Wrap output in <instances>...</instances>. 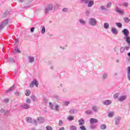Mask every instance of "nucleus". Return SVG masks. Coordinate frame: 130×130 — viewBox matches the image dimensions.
I'll use <instances>...</instances> for the list:
<instances>
[{"instance_id": "nucleus-30", "label": "nucleus", "mask_w": 130, "mask_h": 130, "mask_svg": "<svg viewBox=\"0 0 130 130\" xmlns=\"http://www.w3.org/2000/svg\"><path fill=\"white\" fill-rule=\"evenodd\" d=\"M107 127V126L105 124H102L100 125V128H101V129H103V130L105 129Z\"/></svg>"}, {"instance_id": "nucleus-15", "label": "nucleus", "mask_w": 130, "mask_h": 130, "mask_svg": "<svg viewBox=\"0 0 130 130\" xmlns=\"http://www.w3.org/2000/svg\"><path fill=\"white\" fill-rule=\"evenodd\" d=\"M111 32L113 33V34L117 35V34L118 33V30H117V29L115 28V27H112L111 28Z\"/></svg>"}, {"instance_id": "nucleus-51", "label": "nucleus", "mask_w": 130, "mask_h": 130, "mask_svg": "<svg viewBox=\"0 0 130 130\" xmlns=\"http://www.w3.org/2000/svg\"><path fill=\"white\" fill-rule=\"evenodd\" d=\"M26 103H28V104H30L31 103V100L30 99H27L26 101Z\"/></svg>"}, {"instance_id": "nucleus-42", "label": "nucleus", "mask_w": 130, "mask_h": 130, "mask_svg": "<svg viewBox=\"0 0 130 130\" xmlns=\"http://www.w3.org/2000/svg\"><path fill=\"white\" fill-rule=\"evenodd\" d=\"M8 15H9V12H5L3 15V18H6V17H8Z\"/></svg>"}, {"instance_id": "nucleus-40", "label": "nucleus", "mask_w": 130, "mask_h": 130, "mask_svg": "<svg viewBox=\"0 0 130 130\" xmlns=\"http://www.w3.org/2000/svg\"><path fill=\"white\" fill-rule=\"evenodd\" d=\"M112 6V3L111 2L108 3L106 7L108 8V9H109Z\"/></svg>"}, {"instance_id": "nucleus-29", "label": "nucleus", "mask_w": 130, "mask_h": 130, "mask_svg": "<svg viewBox=\"0 0 130 130\" xmlns=\"http://www.w3.org/2000/svg\"><path fill=\"white\" fill-rule=\"evenodd\" d=\"M104 28L105 29H108L109 28V23L106 22L104 24Z\"/></svg>"}, {"instance_id": "nucleus-46", "label": "nucleus", "mask_w": 130, "mask_h": 130, "mask_svg": "<svg viewBox=\"0 0 130 130\" xmlns=\"http://www.w3.org/2000/svg\"><path fill=\"white\" fill-rule=\"evenodd\" d=\"M83 4H88V0H80Z\"/></svg>"}, {"instance_id": "nucleus-44", "label": "nucleus", "mask_w": 130, "mask_h": 130, "mask_svg": "<svg viewBox=\"0 0 130 130\" xmlns=\"http://www.w3.org/2000/svg\"><path fill=\"white\" fill-rule=\"evenodd\" d=\"M8 61L9 62H15V60L12 58H9L8 59Z\"/></svg>"}, {"instance_id": "nucleus-22", "label": "nucleus", "mask_w": 130, "mask_h": 130, "mask_svg": "<svg viewBox=\"0 0 130 130\" xmlns=\"http://www.w3.org/2000/svg\"><path fill=\"white\" fill-rule=\"evenodd\" d=\"M92 110H93V111L94 112H97V111H98V107L96 106H93L92 107Z\"/></svg>"}, {"instance_id": "nucleus-8", "label": "nucleus", "mask_w": 130, "mask_h": 130, "mask_svg": "<svg viewBox=\"0 0 130 130\" xmlns=\"http://www.w3.org/2000/svg\"><path fill=\"white\" fill-rule=\"evenodd\" d=\"M122 33L124 35L125 37H127L128 36V34H129V31L127 29L124 28L122 30Z\"/></svg>"}, {"instance_id": "nucleus-45", "label": "nucleus", "mask_w": 130, "mask_h": 130, "mask_svg": "<svg viewBox=\"0 0 130 130\" xmlns=\"http://www.w3.org/2000/svg\"><path fill=\"white\" fill-rule=\"evenodd\" d=\"M100 9H101L102 10V11H106V10H107V9H106V8L104 6H101L100 7Z\"/></svg>"}, {"instance_id": "nucleus-37", "label": "nucleus", "mask_w": 130, "mask_h": 130, "mask_svg": "<svg viewBox=\"0 0 130 130\" xmlns=\"http://www.w3.org/2000/svg\"><path fill=\"white\" fill-rule=\"evenodd\" d=\"M70 103H71L70 101H67L63 102V105H64L65 106H68V105H69Z\"/></svg>"}, {"instance_id": "nucleus-58", "label": "nucleus", "mask_w": 130, "mask_h": 130, "mask_svg": "<svg viewBox=\"0 0 130 130\" xmlns=\"http://www.w3.org/2000/svg\"><path fill=\"white\" fill-rule=\"evenodd\" d=\"M9 101H10V100H9V99H6L4 100V102H5V103H8Z\"/></svg>"}, {"instance_id": "nucleus-62", "label": "nucleus", "mask_w": 130, "mask_h": 130, "mask_svg": "<svg viewBox=\"0 0 130 130\" xmlns=\"http://www.w3.org/2000/svg\"><path fill=\"white\" fill-rule=\"evenodd\" d=\"M59 125H62V121L61 120H59Z\"/></svg>"}, {"instance_id": "nucleus-64", "label": "nucleus", "mask_w": 130, "mask_h": 130, "mask_svg": "<svg viewBox=\"0 0 130 130\" xmlns=\"http://www.w3.org/2000/svg\"><path fill=\"white\" fill-rule=\"evenodd\" d=\"M53 68H54L53 66H50V70H53Z\"/></svg>"}, {"instance_id": "nucleus-12", "label": "nucleus", "mask_w": 130, "mask_h": 130, "mask_svg": "<svg viewBox=\"0 0 130 130\" xmlns=\"http://www.w3.org/2000/svg\"><path fill=\"white\" fill-rule=\"evenodd\" d=\"M0 112L3 114V115H6L7 113H9V111L8 110H5L4 109H1L0 110Z\"/></svg>"}, {"instance_id": "nucleus-11", "label": "nucleus", "mask_w": 130, "mask_h": 130, "mask_svg": "<svg viewBox=\"0 0 130 130\" xmlns=\"http://www.w3.org/2000/svg\"><path fill=\"white\" fill-rule=\"evenodd\" d=\"M115 11L117 13H118V14H120V15H122L124 14V12L120 10V8L118 7V6L116 7L115 8Z\"/></svg>"}, {"instance_id": "nucleus-26", "label": "nucleus", "mask_w": 130, "mask_h": 130, "mask_svg": "<svg viewBox=\"0 0 130 130\" xmlns=\"http://www.w3.org/2000/svg\"><path fill=\"white\" fill-rule=\"evenodd\" d=\"M68 120H69V121H72L73 120H74L75 119V117H74V116H69L68 118H67Z\"/></svg>"}, {"instance_id": "nucleus-27", "label": "nucleus", "mask_w": 130, "mask_h": 130, "mask_svg": "<svg viewBox=\"0 0 130 130\" xmlns=\"http://www.w3.org/2000/svg\"><path fill=\"white\" fill-rule=\"evenodd\" d=\"M53 98H54V99H56V100H57V101H59V100H60V96H59L56 94H54L53 95Z\"/></svg>"}, {"instance_id": "nucleus-24", "label": "nucleus", "mask_w": 130, "mask_h": 130, "mask_svg": "<svg viewBox=\"0 0 130 130\" xmlns=\"http://www.w3.org/2000/svg\"><path fill=\"white\" fill-rule=\"evenodd\" d=\"M108 78V74L107 73H104L103 75V80L104 81L105 80H106Z\"/></svg>"}, {"instance_id": "nucleus-48", "label": "nucleus", "mask_w": 130, "mask_h": 130, "mask_svg": "<svg viewBox=\"0 0 130 130\" xmlns=\"http://www.w3.org/2000/svg\"><path fill=\"white\" fill-rule=\"evenodd\" d=\"M123 6H124V7H125L126 8H127V7H128V3H124L123 4Z\"/></svg>"}, {"instance_id": "nucleus-34", "label": "nucleus", "mask_w": 130, "mask_h": 130, "mask_svg": "<svg viewBox=\"0 0 130 130\" xmlns=\"http://www.w3.org/2000/svg\"><path fill=\"white\" fill-rule=\"evenodd\" d=\"M31 93V91L29 90H26L25 91L26 96H30V94Z\"/></svg>"}, {"instance_id": "nucleus-52", "label": "nucleus", "mask_w": 130, "mask_h": 130, "mask_svg": "<svg viewBox=\"0 0 130 130\" xmlns=\"http://www.w3.org/2000/svg\"><path fill=\"white\" fill-rule=\"evenodd\" d=\"M114 98L116 99V98H118V94L117 93H115L114 95Z\"/></svg>"}, {"instance_id": "nucleus-56", "label": "nucleus", "mask_w": 130, "mask_h": 130, "mask_svg": "<svg viewBox=\"0 0 130 130\" xmlns=\"http://www.w3.org/2000/svg\"><path fill=\"white\" fill-rule=\"evenodd\" d=\"M34 30H35V27H32L30 28V31L31 32V33H33V32H34Z\"/></svg>"}, {"instance_id": "nucleus-25", "label": "nucleus", "mask_w": 130, "mask_h": 130, "mask_svg": "<svg viewBox=\"0 0 130 130\" xmlns=\"http://www.w3.org/2000/svg\"><path fill=\"white\" fill-rule=\"evenodd\" d=\"M85 113L86 114H88V115H90L91 114H93V111H92V110H87L85 112Z\"/></svg>"}, {"instance_id": "nucleus-43", "label": "nucleus", "mask_w": 130, "mask_h": 130, "mask_svg": "<svg viewBox=\"0 0 130 130\" xmlns=\"http://www.w3.org/2000/svg\"><path fill=\"white\" fill-rule=\"evenodd\" d=\"M71 130H77V127L75 125H73L70 127Z\"/></svg>"}, {"instance_id": "nucleus-59", "label": "nucleus", "mask_w": 130, "mask_h": 130, "mask_svg": "<svg viewBox=\"0 0 130 130\" xmlns=\"http://www.w3.org/2000/svg\"><path fill=\"white\" fill-rule=\"evenodd\" d=\"M48 66H51L52 64V61H49L47 62Z\"/></svg>"}, {"instance_id": "nucleus-5", "label": "nucleus", "mask_w": 130, "mask_h": 130, "mask_svg": "<svg viewBox=\"0 0 130 130\" xmlns=\"http://www.w3.org/2000/svg\"><path fill=\"white\" fill-rule=\"evenodd\" d=\"M34 85H36V87H38V82L36 79H34L33 81L30 83L29 87L30 88H33L34 87Z\"/></svg>"}, {"instance_id": "nucleus-2", "label": "nucleus", "mask_w": 130, "mask_h": 130, "mask_svg": "<svg viewBox=\"0 0 130 130\" xmlns=\"http://www.w3.org/2000/svg\"><path fill=\"white\" fill-rule=\"evenodd\" d=\"M53 4H50L46 7L45 9V14H48L50 11H52L53 10Z\"/></svg>"}, {"instance_id": "nucleus-31", "label": "nucleus", "mask_w": 130, "mask_h": 130, "mask_svg": "<svg viewBox=\"0 0 130 130\" xmlns=\"http://www.w3.org/2000/svg\"><path fill=\"white\" fill-rule=\"evenodd\" d=\"M79 23H80L82 25H86V21L83 19H79Z\"/></svg>"}, {"instance_id": "nucleus-53", "label": "nucleus", "mask_w": 130, "mask_h": 130, "mask_svg": "<svg viewBox=\"0 0 130 130\" xmlns=\"http://www.w3.org/2000/svg\"><path fill=\"white\" fill-rule=\"evenodd\" d=\"M80 128L81 130H86V127H85L84 126H80Z\"/></svg>"}, {"instance_id": "nucleus-18", "label": "nucleus", "mask_w": 130, "mask_h": 130, "mask_svg": "<svg viewBox=\"0 0 130 130\" xmlns=\"http://www.w3.org/2000/svg\"><path fill=\"white\" fill-rule=\"evenodd\" d=\"M79 122V125H84L85 124V121L83 120V118L80 119L78 120Z\"/></svg>"}, {"instance_id": "nucleus-21", "label": "nucleus", "mask_w": 130, "mask_h": 130, "mask_svg": "<svg viewBox=\"0 0 130 130\" xmlns=\"http://www.w3.org/2000/svg\"><path fill=\"white\" fill-rule=\"evenodd\" d=\"M14 88H15V84H14L13 86H12L9 89H7L6 91V93H10V92H11V91H12V90H13V89H14Z\"/></svg>"}, {"instance_id": "nucleus-55", "label": "nucleus", "mask_w": 130, "mask_h": 130, "mask_svg": "<svg viewBox=\"0 0 130 130\" xmlns=\"http://www.w3.org/2000/svg\"><path fill=\"white\" fill-rule=\"evenodd\" d=\"M58 4H56L54 6V10H57L58 9Z\"/></svg>"}, {"instance_id": "nucleus-36", "label": "nucleus", "mask_w": 130, "mask_h": 130, "mask_svg": "<svg viewBox=\"0 0 130 130\" xmlns=\"http://www.w3.org/2000/svg\"><path fill=\"white\" fill-rule=\"evenodd\" d=\"M45 31H46L45 26H43L41 30V34H44V33H45Z\"/></svg>"}, {"instance_id": "nucleus-9", "label": "nucleus", "mask_w": 130, "mask_h": 130, "mask_svg": "<svg viewBox=\"0 0 130 130\" xmlns=\"http://www.w3.org/2000/svg\"><path fill=\"white\" fill-rule=\"evenodd\" d=\"M21 107L23 109H29V108H30V105L27 103H24L21 106Z\"/></svg>"}, {"instance_id": "nucleus-10", "label": "nucleus", "mask_w": 130, "mask_h": 130, "mask_svg": "<svg viewBox=\"0 0 130 130\" xmlns=\"http://www.w3.org/2000/svg\"><path fill=\"white\" fill-rule=\"evenodd\" d=\"M127 98V96L126 95H122L118 99V100L120 102H122V101H124L125 100H126Z\"/></svg>"}, {"instance_id": "nucleus-35", "label": "nucleus", "mask_w": 130, "mask_h": 130, "mask_svg": "<svg viewBox=\"0 0 130 130\" xmlns=\"http://www.w3.org/2000/svg\"><path fill=\"white\" fill-rule=\"evenodd\" d=\"M46 130H53V128H52V127H51V126L47 125L46 127Z\"/></svg>"}, {"instance_id": "nucleus-47", "label": "nucleus", "mask_w": 130, "mask_h": 130, "mask_svg": "<svg viewBox=\"0 0 130 130\" xmlns=\"http://www.w3.org/2000/svg\"><path fill=\"white\" fill-rule=\"evenodd\" d=\"M75 110L74 109L71 110L70 111V114H73L75 113Z\"/></svg>"}, {"instance_id": "nucleus-17", "label": "nucleus", "mask_w": 130, "mask_h": 130, "mask_svg": "<svg viewBox=\"0 0 130 130\" xmlns=\"http://www.w3.org/2000/svg\"><path fill=\"white\" fill-rule=\"evenodd\" d=\"M25 120L28 123H32V122H33V120H32V118L30 117H26Z\"/></svg>"}, {"instance_id": "nucleus-16", "label": "nucleus", "mask_w": 130, "mask_h": 130, "mask_svg": "<svg viewBox=\"0 0 130 130\" xmlns=\"http://www.w3.org/2000/svg\"><path fill=\"white\" fill-rule=\"evenodd\" d=\"M112 103V102L110 100H106L103 102L104 105L108 106L110 105Z\"/></svg>"}, {"instance_id": "nucleus-50", "label": "nucleus", "mask_w": 130, "mask_h": 130, "mask_svg": "<svg viewBox=\"0 0 130 130\" xmlns=\"http://www.w3.org/2000/svg\"><path fill=\"white\" fill-rule=\"evenodd\" d=\"M124 48H125V50H128V49H129V46H125V47H124Z\"/></svg>"}, {"instance_id": "nucleus-3", "label": "nucleus", "mask_w": 130, "mask_h": 130, "mask_svg": "<svg viewBox=\"0 0 130 130\" xmlns=\"http://www.w3.org/2000/svg\"><path fill=\"white\" fill-rule=\"evenodd\" d=\"M88 24L90 26H96L97 25V21L94 18H90L88 19Z\"/></svg>"}, {"instance_id": "nucleus-19", "label": "nucleus", "mask_w": 130, "mask_h": 130, "mask_svg": "<svg viewBox=\"0 0 130 130\" xmlns=\"http://www.w3.org/2000/svg\"><path fill=\"white\" fill-rule=\"evenodd\" d=\"M125 39L126 42H127L128 44V46H130V37H124Z\"/></svg>"}, {"instance_id": "nucleus-41", "label": "nucleus", "mask_w": 130, "mask_h": 130, "mask_svg": "<svg viewBox=\"0 0 130 130\" xmlns=\"http://www.w3.org/2000/svg\"><path fill=\"white\" fill-rule=\"evenodd\" d=\"M30 98L32 99V101H36V96L35 95H31Z\"/></svg>"}, {"instance_id": "nucleus-61", "label": "nucleus", "mask_w": 130, "mask_h": 130, "mask_svg": "<svg viewBox=\"0 0 130 130\" xmlns=\"http://www.w3.org/2000/svg\"><path fill=\"white\" fill-rule=\"evenodd\" d=\"M68 8H63L62 9V12H68Z\"/></svg>"}, {"instance_id": "nucleus-7", "label": "nucleus", "mask_w": 130, "mask_h": 130, "mask_svg": "<svg viewBox=\"0 0 130 130\" xmlns=\"http://www.w3.org/2000/svg\"><path fill=\"white\" fill-rule=\"evenodd\" d=\"M120 120H121V117L117 116L115 118V123L116 125H118L119 124V122H120Z\"/></svg>"}, {"instance_id": "nucleus-6", "label": "nucleus", "mask_w": 130, "mask_h": 130, "mask_svg": "<svg viewBox=\"0 0 130 130\" xmlns=\"http://www.w3.org/2000/svg\"><path fill=\"white\" fill-rule=\"evenodd\" d=\"M51 109L53 110H55V111H59V105L58 104H56L55 105L50 106Z\"/></svg>"}, {"instance_id": "nucleus-28", "label": "nucleus", "mask_w": 130, "mask_h": 130, "mask_svg": "<svg viewBox=\"0 0 130 130\" xmlns=\"http://www.w3.org/2000/svg\"><path fill=\"white\" fill-rule=\"evenodd\" d=\"M123 20H124V22H125V23H128L130 22V19L128 17H124L123 18Z\"/></svg>"}, {"instance_id": "nucleus-49", "label": "nucleus", "mask_w": 130, "mask_h": 130, "mask_svg": "<svg viewBox=\"0 0 130 130\" xmlns=\"http://www.w3.org/2000/svg\"><path fill=\"white\" fill-rule=\"evenodd\" d=\"M62 92L63 93H67L68 92V89L66 88H63L62 89Z\"/></svg>"}, {"instance_id": "nucleus-14", "label": "nucleus", "mask_w": 130, "mask_h": 130, "mask_svg": "<svg viewBox=\"0 0 130 130\" xmlns=\"http://www.w3.org/2000/svg\"><path fill=\"white\" fill-rule=\"evenodd\" d=\"M97 122H98V120L97 119L94 118H91L90 119V123H91V124H93V123H97Z\"/></svg>"}, {"instance_id": "nucleus-54", "label": "nucleus", "mask_w": 130, "mask_h": 130, "mask_svg": "<svg viewBox=\"0 0 130 130\" xmlns=\"http://www.w3.org/2000/svg\"><path fill=\"white\" fill-rule=\"evenodd\" d=\"M86 14L87 16H89V15H90V10H87L86 11Z\"/></svg>"}, {"instance_id": "nucleus-57", "label": "nucleus", "mask_w": 130, "mask_h": 130, "mask_svg": "<svg viewBox=\"0 0 130 130\" xmlns=\"http://www.w3.org/2000/svg\"><path fill=\"white\" fill-rule=\"evenodd\" d=\"M90 128H91V129H95V125H93V124H91V125H90Z\"/></svg>"}, {"instance_id": "nucleus-33", "label": "nucleus", "mask_w": 130, "mask_h": 130, "mask_svg": "<svg viewBox=\"0 0 130 130\" xmlns=\"http://www.w3.org/2000/svg\"><path fill=\"white\" fill-rule=\"evenodd\" d=\"M116 26L118 27V28H122V24L120 22H117L116 23Z\"/></svg>"}, {"instance_id": "nucleus-39", "label": "nucleus", "mask_w": 130, "mask_h": 130, "mask_svg": "<svg viewBox=\"0 0 130 130\" xmlns=\"http://www.w3.org/2000/svg\"><path fill=\"white\" fill-rule=\"evenodd\" d=\"M14 95H15V96H20L21 92L16 91L14 92Z\"/></svg>"}, {"instance_id": "nucleus-60", "label": "nucleus", "mask_w": 130, "mask_h": 130, "mask_svg": "<svg viewBox=\"0 0 130 130\" xmlns=\"http://www.w3.org/2000/svg\"><path fill=\"white\" fill-rule=\"evenodd\" d=\"M127 74H130V66L127 68Z\"/></svg>"}, {"instance_id": "nucleus-63", "label": "nucleus", "mask_w": 130, "mask_h": 130, "mask_svg": "<svg viewBox=\"0 0 130 130\" xmlns=\"http://www.w3.org/2000/svg\"><path fill=\"white\" fill-rule=\"evenodd\" d=\"M127 78L128 81H130V74H127Z\"/></svg>"}, {"instance_id": "nucleus-13", "label": "nucleus", "mask_w": 130, "mask_h": 130, "mask_svg": "<svg viewBox=\"0 0 130 130\" xmlns=\"http://www.w3.org/2000/svg\"><path fill=\"white\" fill-rule=\"evenodd\" d=\"M88 5L87 7L88 8H91L94 6V1H89L88 0Z\"/></svg>"}, {"instance_id": "nucleus-38", "label": "nucleus", "mask_w": 130, "mask_h": 130, "mask_svg": "<svg viewBox=\"0 0 130 130\" xmlns=\"http://www.w3.org/2000/svg\"><path fill=\"white\" fill-rule=\"evenodd\" d=\"M15 51H16V52H18V53H21V51H20V50H19V49L18 48V47H15V48L14 49Z\"/></svg>"}, {"instance_id": "nucleus-32", "label": "nucleus", "mask_w": 130, "mask_h": 130, "mask_svg": "<svg viewBox=\"0 0 130 130\" xmlns=\"http://www.w3.org/2000/svg\"><path fill=\"white\" fill-rule=\"evenodd\" d=\"M114 116V112H110L108 114V117H113Z\"/></svg>"}, {"instance_id": "nucleus-1", "label": "nucleus", "mask_w": 130, "mask_h": 130, "mask_svg": "<svg viewBox=\"0 0 130 130\" xmlns=\"http://www.w3.org/2000/svg\"><path fill=\"white\" fill-rule=\"evenodd\" d=\"M44 118L43 117H38L36 119L33 120V123L37 125L38 123H43L44 122Z\"/></svg>"}, {"instance_id": "nucleus-20", "label": "nucleus", "mask_w": 130, "mask_h": 130, "mask_svg": "<svg viewBox=\"0 0 130 130\" xmlns=\"http://www.w3.org/2000/svg\"><path fill=\"white\" fill-rule=\"evenodd\" d=\"M28 62L30 63H32V62H34V57H32V56H29L28 57Z\"/></svg>"}, {"instance_id": "nucleus-4", "label": "nucleus", "mask_w": 130, "mask_h": 130, "mask_svg": "<svg viewBox=\"0 0 130 130\" xmlns=\"http://www.w3.org/2000/svg\"><path fill=\"white\" fill-rule=\"evenodd\" d=\"M8 23H9V20L6 19L4 20L1 24H0V30H3L6 26L8 24Z\"/></svg>"}, {"instance_id": "nucleus-23", "label": "nucleus", "mask_w": 130, "mask_h": 130, "mask_svg": "<svg viewBox=\"0 0 130 130\" xmlns=\"http://www.w3.org/2000/svg\"><path fill=\"white\" fill-rule=\"evenodd\" d=\"M120 53H124V52H125V48L123 46L121 47L120 48Z\"/></svg>"}]
</instances>
